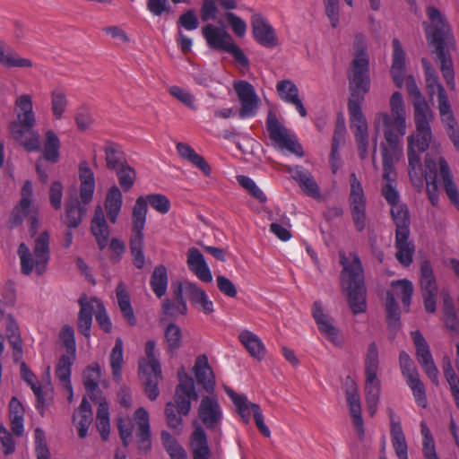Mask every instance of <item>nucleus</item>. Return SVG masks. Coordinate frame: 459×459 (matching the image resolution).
Returning <instances> with one entry per match:
<instances>
[{"label": "nucleus", "mask_w": 459, "mask_h": 459, "mask_svg": "<svg viewBox=\"0 0 459 459\" xmlns=\"http://www.w3.org/2000/svg\"><path fill=\"white\" fill-rule=\"evenodd\" d=\"M287 170L291 177L299 182V186L306 195L315 199H319L321 197L319 187L308 171L299 166L293 168L289 166L287 167Z\"/></svg>", "instance_id": "2f4dec72"}, {"label": "nucleus", "mask_w": 459, "mask_h": 459, "mask_svg": "<svg viewBox=\"0 0 459 459\" xmlns=\"http://www.w3.org/2000/svg\"><path fill=\"white\" fill-rule=\"evenodd\" d=\"M186 264L189 270L203 282L212 281L211 269L206 263L204 255L196 247H190L186 253Z\"/></svg>", "instance_id": "cd10ccee"}, {"label": "nucleus", "mask_w": 459, "mask_h": 459, "mask_svg": "<svg viewBox=\"0 0 459 459\" xmlns=\"http://www.w3.org/2000/svg\"><path fill=\"white\" fill-rule=\"evenodd\" d=\"M123 362V342L121 338L118 337L116 340L115 346L113 347L109 356V364L112 369V375L117 381L121 379Z\"/></svg>", "instance_id": "5fc2aeb1"}, {"label": "nucleus", "mask_w": 459, "mask_h": 459, "mask_svg": "<svg viewBox=\"0 0 459 459\" xmlns=\"http://www.w3.org/2000/svg\"><path fill=\"white\" fill-rule=\"evenodd\" d=\"M390 435L392 446L398 459H409L408 446L402 425L393 416H391Z\"/></svg>", "instance_id": "79ce46f5"}, {"label": "nucleus", "mask_w": 459, "mask_h": 459, "mask_svg": "<svg viewBox=\"0 0 459 459\" xmlns=\"http://www.w3.org/2000/svg\"><path fill=\"white\" fill-rule=\"evenodd\" d=\"M382 162H383V175L382 178L385 182L382 187V194L385 200L394 206L399 204V195L394 186L393 185L396 179L395 164L403 158V155H400L396 160H388L385 163V152L381 151Z\"/></svg>", "instance_id": "4be33fe9"}, {"label": "nucleus", "mask_w": 459, "mask_h": 459, "mask_svg": "<svg viewBox=\"0 0 459 459\" xmlns=\"http://www.w3.org/2000/svg\"><path fill=\"white\" fill-rule=\"evenodd\" d=\"M442 368L444 376L450 385L456 406L459 409V378L455 372L449 357H444Z\"/></svg>", "instance_id": "13d9d810"}, {"label": "nucleus", "mask_w": 459, "mask_h": 459, "mask_svg": "<svg viewBox=\"0 0 459 459\" xmlns=\"http://www.w3.org/2000/svg\"><path fill=\"white\" fill-rule=\"evenodd\" d=\"M425 166L427 171L424 173L422 170V186H416L412 182L411 184L418 189H421L423 187L424 180L427 183V193L429 198L430 203L433 205H437L438 203V194H437V165L432 160V159L428 155L425 160Z\"/></svg>", "instance_id": "72a5a7b5"}, {"label": "nucleus", "mask_w": 459, "mask_h": 459, "mask_svg": "<svg viewBox=\"0 0 459 459\" xmlns=\"http://www.w3.org/2000/svg\"><path fill=\"white\" fill-rule=\"evenodd\" d=\"M438 167L445 191L449 200L459 209V192L456 185L453 181L448 164L443 157L438 158Z\"/></svg>", "instance_id": "37998d69"}, {"label": "nucleus", "mask_w": 459, "mask_h": 459, "mask_svg": "<svg viewBox=\"0 0 459 459\" xmlns=\"http://www.w3.org/2000/svg\"><path fill=\"white\" fill-rule=\"evenodd\" d=\"M389 105L391 114L386 111H379L376 113L373 120L375 135L372 138V163L376 169L378 134L381 132L384 134L385 142L381 143L380 149L385 152V163L403 155L402 138L406 134V110L403 96L399 91L392 94Z\"/></svg>", "instance_id": "f03ea898"}, {"label": "nucleus", "mask_w": 459, "mask_h": 459, "mask_svg": "<svg viewBox=\"0 0 459 459\" xmlns=\"http://www.w3.org/2000/svg\"><path fill=\"white\" fill-rule=\"evenodd\" d=\"M145 357L139 361V377L144 387V393L151 401L160 394L159 383L161 379V368L156 357V343L148 341L144 348Z\"/></svg>", "instance_id": "6e6552de"}, {"label": "nucleus", "mask_w": 459, "mask_h": 459, "mask_svg": "<svg viewBox=\"0 0 459 459\" xmlns=\"http://www.w3.org/2000/svg\"><path fill=\"white\" fill-rule=\"evenodd\" d=\"M420 432L423 437L422 451L425 459H439L436 453L435 441L431 431L424 421L420 423Z\"/></svg>", "instance_id": "774afa93"}, {"label": "nucleus", "mask_w": 459, "mask_h": 459, "mask_svg": "<svg viewBox=\"0 0 459 459\" xmlns=\"http://www.w3.org/2000/svg\"><path fill=\"white\" fill-rule=\"evenodd\" d=\"M17 253L23 274H43L50 259L48 233L43 231L34 239L32 250L25 243H21Z\"/></svg>", "instance_id": "423d86ee"}, {"label": "nucleus", "mask_w": 459, "mask_h": 459, "mask_svg": "<svg viewBox=\"0 0 459 459\" xmlns=\"http://www.w3.org/2000/svg\"><path fill=\"white\" fill-rule=\"evenodd\" d=\"M279 98L285 103L293 106L302 117L307 115V109L299 97V89L291 80H281L276 83Z\"/></svg>", "instance_id": "393cba45"}, {"label": "nucleus", "mask_w": 459, "mask_h": 459, "mask_svg": "<svg viewBox=\"0 0 459 459\" xmlns=\"http://www.w3.org/2000/svg\"><path fill=\"white\" fill-rule=\"evenodd\" d=\"M167 426L178 433L183 429V413L178 411L176 404L173 402H168L164 411Z\"/></svg>", "instance_id": "680f3d73"}, {"label": "nucleus", "mask_w": 459, "mask_h": 459, "mask_svg": "<svg viewBox=\"0 0 459 459\" xmlns=\"http://www.w3.org/2000/svg\"><path fill=\"white\" fill-rule=\"evenodd\" d=\"M176 149L181 159L187 160L193 166L198 168L205 176L211 175L212 169L210 165L204 158L198 154L189 144L178 143Z\"/></svg>", "instance_id": "58836bf2"}, {"label": "nucleus", "mask_w": 459, "mask_h": 459, "mask_svg": "<svg viewBox=\"0 0 459 459\" xmlns=\"http://www.w3.org/2000/svg\"><path fill=\"white\" fill-rule=\"evenodd\" d=\"M65 212V224L70 228H76L82 222L86 209L78 202H70L66 204Z\"/></svg>", "instance_id": "69168bd1"}, {"label": "nucleus", "mask_w": 459, "mask_h": 459, "mask_svg": "<svg viewBox=\"0 0 459 459\" xmlns=\"http://www.w3.org/2000/svg\"><path fill=\"white\" fill-rule=\"evenodd\" d=\"M104 151L106 163L108 169L117 170L126 164L124 154L117 145L108 143L104 147Z\"/></svg>", "instance_id": "052dcab7"}, {"label": "nucleus", "mask_w": 459, "mask_h": 459, "mask_svg": "<svg viewBox=\"0 0 459 459\" xmlns=\"http://www.w3.org/2000/svg\"><path fill=\"white\" fill-rule=\"evenodd\" d=\"M100 377L101 369L98 364L90 365L83 372L84 386L92 400L97 399Z\"/></svg>", "instance_id": "de8ad7c7"}, {"label": "nucleus", "mask_w": 459, "mask_h": 459, "mask_svg": "<svg viewBox=\"0 0 459 459\" xmlns=\"http://www.w3.org/2000/svg\"><path fill=\"white\" fill-rule=\"evenodd\" d=\"M186 296L191 301L193 306L197 307V309L205 315H212L213 313V302L211 300L206 291L199 287L195 282L186 281Z\"/></svg>", "instance_id": "c85d7f7f"}, {"label": "nucleus", "mask_w": 459, "mask_h": 459, "mask_svg": "<svg viewBox=\"0 0 459 459\" xmlns=\"http://www.w3.org/2000/svg\"><path fill=\"white\" fill-rule=\"evenodd\" d=\"M393 56H392V66L391 75L394 82L399 88L403 87L405 83L408 93L413 97V100H420L424 99L420 94V91L416 84V82L412 76H405V52L403 51L400 41L397 39H393Z\"/></svg>", "instance_id": "9d476101"}, {"label": "nucleus", "mask_w": 459, "mask_h": 459, "mask_svg": "<svg viewBox=\"0 0 459 459\" xmlns=\"http://www.w3.org/2000/svg\"><path fill=\"white\" fill-rule=\"evenodd\" d=\"M117 428L123 444L127 446L131 442L135 428L137 448L141 452H148L152 447L150 416L147 410L139 407L133 418H119Z\"/></svg>", "instance_id": "39448f33"}, {"label": "nucleus", "mask_w": 459, "mask_h": 459, "mask_svg": "<svg viewBox=\"0 0 459 459\" xmlns=\"http://www.w3.org/2000/svg\"><path fill=\"white\" fill-rule=\"evenodd\" d=\"M91 230L100 249L108 246L109 229L101 205H98L95 208L94 215L91 222Z\"/></svg>", "instance_id": "473e14b6"}, {"label": "nucleus", "mask_w": 459, "mask_h": 459, "mask_svg": "<svg viewBox=\"0 0 459 459\" xmlns=\"http://www.w3.org/2000/svg\"><path fill=\"white\" fill-rule=\"evenodd\" d=\"M80 198L83 204L91 201L95 191L94 173L86 162H82L79 167Z\"/></svg>", "instance_id": "e433bc0d"}, {"label": "nucleus", "mask_w": 459, "mask_h": 459, "mask_svg": "<svg viewBox=\"0 0 459 459\" xmlns=\"http://www.w3.org/2000/svg\"><path fill=\"white\" fill-rule=\"evenodd\" d=\"M312 316L320 333L333 345L341 346L342 344L341 333L334 325L333 318L325 312L321 301L317 300L314 302Z\"/></svg>", "instance_id": "a211bd4d"}, {"label": "nucleus", "mask_w": 459, "mask_h": 459, "mask_svg": "<svg viewBox=\"0 0 459 459\" xmlns=\"http://www.w3.org/2000/svg\"><path fill=\"white\" fill-rule=\"evenodd\" d=\"M224 390L233 403L243 422L246 424L249 423L251 415H253L258 430L262 435L269 437L271 431L264 423L263 411L259 404L250 402L246 394H238L228 386H226Z\"/></svg>", "instance_id": "9b49d317"}, {"label": "nucleus", "mask_w": 459, "mask_h": 459, "mask_svg": "<svg viewBox=\"0 0 459 459\" xmlns=\"http://www.w3.org/2000/svg\"><path fill=\"white\" fill-rule=\"evenodd\" d=\"M33 197L32 185L30 181L25 182L22 188L20 203L13 208L10 221L13 226H17L22 223V220L29 216L31 221L32 228H35L37 220L36 207L31 205Z\"/></svg>", "instance_id": "f3484780"}, {"label": "nucleus", "mask_w": 459, "mask_h": 459, "mask_svg": "<svg viewBox=\"0 0 459 459\" xmlns=\"http://www.w3.org/2000/svg\"><path fill=\"white\" fill-rule=\"evenodd\" d=\"M420 283L425 310L429 313H434L438 289L433 270L427 261L423 262L420 266Z\"/></svg>", "instance_id": "6ab92c4d"}, {"label": "nucleus", "mask_w": 459, "mask_h": 459, "mask_svg": "<svg viewBox=\"0 0 459 459\" xmlns=\"http://www.w3.org/2000/svg\"><path fill=\"white\" fill-rule=\"evenodd\" d=\"M193 424L195 430L190 437V447L193 458L210 457V448L205 431L197 421H195Z\"/></svg>", "instance_id": "a19ab883"}, {"label": "nucleus", "mask_w": 459, "mask_h": 459, "mask_svg": "<svg viewBox=\"0 0 459 459\" xmlns=\"http://www.w3.org/2000/svg\"><path fill=\"white\" fill-rule=\"evenodd\" d=\"M238 341L253 358L261 360L266 353L265 345L255 333L244 329L238 333Z\"/></svg>", "instance_id": "c9c22d12"}, {"label": "nucleus", "mask_w": 459, "mask_h": 459, "mask_svg": "<svg viewBox=\"0 0 459 459\" xmlns=\"http://www.w3.org/2000/svg\"><path fill=\"white\" fill-rule=\"evenodd\" d=\"M16 126L17 125L13 124L11 127V133L13 135V137L16 140L20 141L27 151H39L40 149V142L39 135L33 131H29L27 133H24L22 130L15 131L14 127Z\"/></svg>", "instance_id": "864d4df0"}, {"label": "nucleus", "mask_w": 459, "mask_h": 459, "mask_svg": "<svg viewBox=\"0 0 459 459\" xmlns=\"http://www.w3.org/2000/svg\"><path fill=\"white\" fill-rule=\"evenodd\" d=\"M346 400L350 409L352 422L359 436L364 434V424L361 416V404L360 399L358 394L357 384L350 379L346 383Z\"/></svg>", "instance_id": "bb28decb"}, {"label": "nucleus", "mask_w": 459, "mask_h": 459, "mask_svg": "<svg viewBox=\"0 0 459 459\" xmlns=\"http://www.w3.org/2000/svg\"><path fill=\"white\" fill-rule=\"evenodd\" d=\"M194 373L196 380L207 392H212L215 387V377L209 365L205 355H200L196 358L194 366Z\"/></svg>", "instance_id": "f704fd0d"}, {"label": "nucleus", "mask_w": 459, "mask_h": 459, "mask_svg": "<svg viewBox=\"0 0 459 459\" xmlns=\"http://www.w3.org/2000/svg\"><path fill=\"white\" fill-rule=\"evenodd\" d=\"M379 359L376 343L368 345L364 361V394L367 409L370 416H374L377 411L381 394V383L378 379Z\"/></svg>", "instance_id": "0eeeda50"}, {"label": "nucleus", "mask_w": 459, "mask_h": 459, "mask_svg": "<svg viewBox=\"0 0 459 459\" xmlns=\"http://www.w3.org/2000/svg\"><path fill=\"white\" fill-rule=\"evenodd\" d=\"M195 396V383L187 375H179V384L175 391V401L178 411L187 415L191 411V400Z\"/></svg>", "instance_id": "5701e85b"}, {"label": "nucleus", "mask_w": 459, "mask_h": 459, "mask_svg": "<svg viewBox=\"0 0 459 459\" xmlns=\"http://www.w3.org/2000/svg\"><path fill=\"white\" fill-rule=\"evenodd\" d=\"M198 416L208 429L221 432L223 412L216 398L204 396L198 407Z\"/></svg>", "instance_id": "412c9836"}, {"label": "nucleus", "mask_w": 459, "mask_h": 459, "mask_svg": "<svg viewBox=\"0 0 459 459\" xmlns=\"http://www.w3.org/2000/svg\"><path fill=\"white\" fill-rule=\"evenodd\" d=\"M160 439L163 447L171 459H187L185 449L169 432L167 430L161 431Z\"/></svg>", "instance_id": "3c124183"}, {"label": "nucleus", "mask_w": 459, "mask_h": 459, "mask_svg": "<svg viewBox=\"0 0 459 459\" xmlns=\"http://www.w3.org/2000/svg\"><path fill=\"white\" fill-rule=\"evenodd\" d=\"M202 34L210 48L230 54L241 67H247V57L240 48L234 43L231 36L222 24L215 26L209 23L203 27Z\"/></svg>", "instance_id": "1a4fd4ad"}, {"label": "nucleus", "mask_w": 459, "mask_h": 459, "mask_svg": "<svg viewBox=\"0 0 459 459\" xmlns=\"http://www.w3.org/2000/svg\"><path fill=\"white\" fill-rule=\"evenodd\" d=\"M164 337L168 352L172 354L181 347L182 331L178 325L169 324L165 329Z\"/></svg>", "instance_id": "e2e57ef3"}, {"label": "nucleus", "mask_w": 459, "mask_h": 459, "mask_svg": "<svg viewBox=\"0 0 459 459\" xmlns=\"http://www.w3.org/2000/svg\"><path fill=\"white\" fill-rule=\"evenodd\" d=\"M406 383L411 388L417 404L422 408H426L428 404L426 391L422 381L420 379V376L414 375V377H410V378L406 379Z\"/></svg>", "instance_id": "338daca9"}, {"label": "nucleus", "mask_w": 459, "mask_h": 459, "mask_svg": "<svg viewBox=\"0 0 459 459\" xmlns=\"http://www.w3.org/2000/svg\"><path fill=\"white\" fill-rule=\"evenodd\" d=\"M365 36L358 35L354 39L355 55L349 74L348 114L350 127L354 134L359 155L364 160L368 155V124L362 111L365 94L370 89L368 75L369 59L366 52Z\"/></svg>", "instance_id": "f257e3e1"}, {"label": "nucleus", "mask_w": 459, "mask_h": 459, "mask_svg": "<svg viewBox=\"0 0 459 459\" xmlns=\"http://www.w3.org/2000/svg\"><path fill=\"white\" fill-rule=\"evenodd\" d=\"M92 416L91 407L84 397L73 416L74 424L77 428L78 436L81 438H84L88 435V429L93 419Z\"/></svg>", "instance_id": "4c0bfd02"}, {"label": "nucleus", "mask_w": 459, "mask_h": 459, "mask_svg": "<svg viewBox=\"0 0 459 459\" xmlns=\"http://www.w3.org/2000/svg\"><path fill=\"white\" fill-rule=\"evenodd\" d=\"M123 204V196L117 186H112L107 192L104 208L111 223H115L119 216Z\"/></svg>", "instance_id": "ea45409f"}, {"label": "nucleus", "mask_w": 459, "mask_h": 459, "mask_svg": "<svg viewBox=\"0 0 459 459\" xmlns=\"http://www.w3.org/2000/svg\"><path fill=\"white\" fill-rule=\"evenodd\" d=\"M168 281L166 267L164 265L155 267L150 281V285L157 297L160 298L166 293Z\"/></svg>", "instance_id": "603ef678"}, {"label": "nucleus", "mask_w": 459, "mask_h": 459, "mask_svg": "<svg viewBox=\"0 0 459 459\" xmlns=\"http://www.w3.org/2000/svg\"><path fill=\"white\" fill-rule=\"evenodd\" d=\"M14 110L21 125L32 128L36 125L32 98L30 94H22L14 101Z\"/></svg>", "instance_id": "c756f323"}, {"label": "nucleus", "mask_w": 459, "mask_h": 459, "mask_svg": "<svg viewBox=\"0 0 459 459\" xmlns=\"http://www.w3.org/2000/svg\"><path fill=\"white\" fill-rule=\"evenodd\" d=\"M339 255L342 266V284L347 291L350 307L354 314L363 313L367 309V301L359 256L355 252H340Z\"/></svg>", "instance_id": "20e7f679"}, {"label": "nucleus", "mask_w": 459, "mask_h": 459, "mask_svg": "<svg viewBox=\"0 0 459 459\" xmlns=\"http://www.w3.org/2000/svg\"><path fill=\"white\" fill-rule=\"evenodd\" d=\"M391 213L396 225V234L403 231L404 234H410L409 230V212L403 204H394L391 208Z\"/></svg>", "instance_id": "0e129e2a"}, {"label": "nucleus", "mask_w": 459, "mask_h": 459, "mask_svg": "<svg viewBox=\"0 0 459 459\" xmlns=\"http://www.w3.org/2000/svg\"><path fill=\"white\" fill-rule=\"evenodd\" d=\"M147 202L144 197H138L133 208V231H143L146 214H147Z\"/></svg>", "instance_id": "4d7b16f0"}, {"label": "nucleus", "mask_w": 459, "mask_h": 459, "mask_svg": "<svg viewBox=\"0 0 459 459\" xmlns=\"http://www.w3.org/2000/svg\"><path fill=\"white\" fill-rule=\"evenodd\" d=\"M413 107L417 132L408 137V171L411 182L416 186H421L422 163L420 153L429 148L432 137L429 122L433 118V114L425 99L413 100Z\"/></svg>", "instance_id": "7ed1b4c3"}, {"label": "nucleus", "mask_w": 459, "mask_h": 459, "mask_svg": "<svg viewBox=\"0 0 459 459\" xmlns=\"http://www.w3.org/2000/svg\"><path fill=\"white\" fill-rule=\"evenodd\" d=\"M21 375L22 378L30 386L33 394H35L38 402V408H44L47 404V400L42 387L39 384L37 377L30 371L24 362L21 363Z\"/></svg>", "instance_id": "09e8293b"}, {"label": "nucleus", "mask_w": 459, "mask_h": 459, "mask_svg": "<svg viewBox=\"0 0 459 459\" xmlns=\"http://www.w3.org/2000/svg\"><path fill=\"white\" fill-rule=\"evenodd\" d=\"M427 15L429 20V24L425 28L428 40L434 47L440 48L442 44L449 39L450 27L444 15L437 8L428 7Z\"/></svg>", "instance_id": "4468645a"}, {"label": "nucleus", "mask_w": 459, "mask_h": 459, "mask_svg": "<svg viewBox=\"0 0 459 459\" xmlns=\"http://www.w3.org/2000/svg\"><path fill=\"white\" fill-rule=\"evenodd\" d=\"M60 142L57 135L51 130L46 133L43 158L52 163H56L59 158Z\"/></svg>", "instance_id": "6e6d98bb"}, {"label": "nucleus", "mask_w": 459, "mask_h": 459, "mask_svg": "<svg viewBox=\"0 0 459 459\" xmlns=\"http://www.w3.org/2000/svg\"><path fill=\"white\" fill-rule=\"evenodd\" d=\"M75 359V357L62 355L58 360L56 375L64 388L68 392L69 402L73 399V387L70 381L71 367Z\"/></svg>", "instance_id": "c03bdc74"}, {"label": "nucleus", "mask_w": 459, "mask_h": 459, "mask_svg": "<svg viewBox=\"0 0 459 459\" xmlns=\"http://www.w3.org/2000/svg\"><path fill=\"white\" fill-rule=\"evenodd\" d=\"M266 127L271 140L279 148L287 150L299 157L303 156L302 147L298 143L296 136L278 120L273 112H269L267 116Z\"/></svg>", "instance_id": "f8f14e48"}, {"label": "nucleus", "mask_w": 459, "mask_h": 459, "mask_svg": "<svg viewBox=\"0 0 459 459\" xmlns=\"http://www.w3.org/2000/svg\"><path fill=\"white\" fill-rule=\"evenodd\" d=\"M80 312L78 316V329L86 337L91 336L92 316L96 309L101 308V301L96 297L88 298L85 295L79 299Z\"/></svg>", "instance_id": "b1692460"}, {"label": "nucleus", "mask_w": 459, "mask_h": 459, "mask_svg": "<svg viewBox=\"0 0 459 459\" xmlns=\"http://www.w3.org/2000/svg\"><path fill=\"white\" fill-rule=\"evenodd\" d=\"M350 206L352 220L358 231H362L366 227V196L361 183L352 173L350 179Z\"/></svg>", "instance_id": "2eb2a0df"}, {"label": "nucleus", "mask_w": 459, "mask_h": 459, "mask_svg": "<svg viewBox=\"0 0 459 459\" xmlns=\"http://www.w3.org/2000/svg\"><path fill=\"white\" fill-rule=\"evenodd\" d=\"M116 296L123 316L130 325H134L136 319L131 306L129 295L122 282L117 287Z\"/></svg>", "instance_id": "8fccbe9b"}, {"label": "nucleus", "mask_w": 459, "mask_h": 459, "mask_svg": "<svg viewBox=\"0 0 459 459\" xmlns=\"http://www.w3.org/2000/svg\"><path fill=\"white\" fill-rule=\"evenodd\" d=\"M58 342L65 350L62 355L75 357L76 343L74 331L70 325H64L58 334Z\"/></svg>", "instance_id": "bf43d9fd"}, {"label": "nucleus", "mask_w": 459, "mask_h": 459, "mask_svg": "<svg viewBox=\"0 0 459 459\" xmlns=\"http://www.w3.org/2000/svg\"><path fill=\"white\" fill-rule=\"evenodd\" d=\"M411 338L413 340L415 348H416V355L419 363L423 368L424 372L428 376V377L431 380V382L437 385L438 381V369L436 367L432 355L429 351V347L422 336V334L419 331H415L411 333Z\"/></svg>", "instance_id": "aec40b11"}, {"label": "nucleus", "mask_w": 459, "mask_h": 459, "mask_svg": "<svg viewBox=\"0 0 459 459\" xmlns=\"http://www.w3.org/2000/svg\"><path fill=\"white\" fill-rule=\"evenodd\" d=\"M251 26L253 37L260 45L266 48H273L277 45L275 31L263 15L253 14Z\"/></svg>", "instance_id": "a878e982"}, {"label": "nucleus", "mask_w": 459, "mask_h": 459, "mask_svg": "<svg viewBox=\"0 0 459 459\" xmlns=\"http://www.w3.org/2000/svg\"><path fill=\"white\" fill-rule=\"evenodd\" d=\"M409 234L400 231L396 234L395 247L397 248L396 258L404 266H409L412 262L414 246L408 241Z\"/></svg>", "instance_id": "49530a36"}, {"label": "nucleus", "mask_w": 459, "mask_h": 459, "mask_svg": "<svg viewBox=\"0 0 459 459\" xmlns=\"http://www.w3.org/2000/svg\"><path fill=\"white\" fill-rule=\"evenodd\" d=\"M412 293L413 285L410 281L403 279L392 282V290L387 292L385 300L387 318L390 324L395 325L400 319V314L395 301V297L402 299L405 308H409Z\"/></svg>", "instance_id": "ddd939ff"}, {"label": "nucleus", "mask_w": 459, "mask_h": 459, "mask_svg": "<svg viewBox=\"0 0 459 459\" xmlns=\"http://www.w3.org/2000/svg\"><path fill=\"white\" fill-rule=\"evenodd\" d=\"M233 88L240 102L239 117L241 118L255 117L260 105V98L253 85L247 81H236Z\"/></svg>", "instance_id": "dca6fc26"}, {"label": "nucleus", "mask_w": 459, "mask_h": 459, "mask_svg": "<svg viewBox=\"0 0 459 459\" xmlns=\"http://www.w3.org/2000/svg\"><path fill=\"white\" fill-rule=\"evenodd\" d=\"M426 71V81L429 93L433 96L437 92L438 96V110L440 115L447 114V110L451 108L448 98L442 85L438 83L437 76L432 71L430 66L424 62Z\"/></svg>", "instance_id": "7c9ffc66"}, {"label": "nucleus", "mask_w": 459, "mask_h": 459, "mask_svg": "<svg viewBox=\"0 0 459 459\" xmlns=\"http://www.w3.org/2000/svg\"><path fill=\"white\" fill-rule=\"evenodd\" d=\"M0 64L6 68H27L33 65L29 58L20 56L13 50L7 49L5 44L0 40Z\"/></svg>", "instance_id": "a18cd8bd"}]
</instances>
